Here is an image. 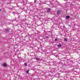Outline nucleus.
Segmentation results:
<instances>
[{
  "instance_id": "6e6552de",
  "label": "nucleus",
  "mask_w": 80,
  "mask_h": 80,
  "mask_svg": "<svg viewBox=\"0 0 80 80\" xmlns=\"http://www.w3.org/2000/svg\"><path fill=\"white\" fill-rule=\"evenodd\" d=\"M26 72L27 73V74H29V73H28V72H29V70L26 71Z\"/></svg>"
},
{
  "instance_id": "0eeeda50",
  "label": "nucleus",
  "mask_w": 80,
  "mask_h": 80,
  "mask_svg": "<svg viewBox=\"0 0 80 80\" xmlns=\"http://www.w3.org/2000/svg\"><path fill=\"white\" fill-rule=\"evenodd\" d=\"M67 40H68L67 38L64 39V41H65V42H67Z\"/></svg>"
},
{
  "instance_id": "9b49d317",
  "label": "nucleus",
  "mask_w": 80,
  "mask_h": 80,
  "mask_svg": "<svg viewBox=\"0 0 80 80\" xmlns=\"http://www.w3.org/2000/svg\"><path fill=\"white\" fill-rule=\"evenodd\" d=\"M24 65L26 67H27V63H24Z\"/></svg>"
},
{
  "instance_id": "423d86ee",
  "label": "nucleus",
  "mask_w": 80,
  "mask_h": 80,
  "mask_svg": "<svg viewBox=\"0 0 80 80\" xmlns=\"http://www.w3.org/2000/svg\"><path fill=\"white\" fill-rule=\"evenodd\" d=\"M58 47H62V45L59 44V45H58Z\"/></svg>"
},
{
  "instance_id": "f257e3e1",
  "label": "nucleus",
  "mask_w": 80,
  "mask_h": 80,
  "mask_svg": "<svg viewBox=\"0 0 80 80\" xmlns=\"http://www.w3.org/2000/svg\"><path fill=\"white\" fill-rule=\"evenodd\" d=\"M61 12V11L58 10V11L57 12V14L58 15H60V14Z\"/></svg>"
},
{
  "instance_id": "20e7f679",
  "label": "nucleus",
  "mask_w": 80,
  "mask_h": 80,
  "mask_svg": "<svg viewBox=\"0 0 80 80\" xmlns=\"http://www.w3.org/2000/svg\"><path fill=\"white\" fill-rule=\"evenodd\" d=\"M2 66L6 67H7V64H6V63H4L2 65Z\"/></svg>"
},
{
  "instance_id": "9d476101",
  "label": "nucleus",
  "mask_w": 80,
  "mask_h": 80,
  "mask_svg": "<svg viewBox=\"0 0 80 80\" xmlns=\"http://www.w3.org/2000/svg\"><path fill=\"white\" fill-rule=\"evenodd\" d=\"M46 39H47V40H48L49 38H48V36H46Z\"/></svg>"
},
{
  "instance_id": "f8f14e48",
  "label": "nucleus",
  "mask_w": 80,
  "mask_h": 80,
  "mask_svg": "<svg viewBox=\"0 0 80 80\" xmlns=\"http://www.w3.org/2000/svg\"><path fill=\"white\" fill-rule=\"evenodd\" d=\"M58 40H57V39H55V41H57Z\"/></svg>"
},
{
  "instance_id": "7ed1b4c3",
  "label": "nucleus",
  "mask_w": 80,
  "mask_h": 80,
  "mask_svg": "<svg viewBox=\"0 0 80 80\" xmlns=\"http://www.w3.org/2000/svg\"><path fill=\"white\" fill-rule=\"evenodd\" d=\"M51 10V9L50 8H48L47 9V11L48 12H50Z\"/></svg>"
},
{
  "instance_id": "39448f33",
  "label": "nucleus",
  "mask_w": 80,
  "mask_h": 80,
  "mask_svg": "<svg viewBox=\"0 0 80 80\" xmlns=\"http://www.w3.org/2000/svg\"><path fill=\"white\" fill-rule=\"evenodd\" d=\"M70 16H67L66 17V19H68L69 18H70Z\"/></svg>"
},
{
  "instance_id": "f03ea898",
  "label": "nucleus",
  "mask_w": 80,
  "mask_h": 80,
  "mask_svg": "<svg viewBox=\"0 0 80 80\" xmlns=\"http://www.w3.org/2000/svg\"><path fill=\"white\" fill-rule=\"evenodd\" d=\"M5 31L6 32H7L8 33H9V32H10V31H9V29L8 28L6 29Z\"/></svg>"
},
{
  "instance_id": "1a4fd4ad",
  "label": "nucleus",
  "mask_w": 80,
  "mask_h": 80,
  "mask_svg": "<svg viewBox=\"0 0 80 80\" xmlns=\"http://www.w3.org/2000/svg\"><path fill=\"white\" fill-rule=\"evenodd\" d=\"M36 59L37 60H40V58H36Z\"/></svg>"
},
{
  "instance_id": "ddd939ff",
  "label": "nucleus",
  "mask_w": 80,
  "mask_h": 80,
  "mask_svg": "<svg viewBox=\"0 0 80 80\" xmlns=\"http://www.w3.org/2000/svg\"><path fill=\"white\" fill-rule=\"evenodd\" d=\"M1 9H0V12H1Z\"/></svg>"
}]
</instances>
